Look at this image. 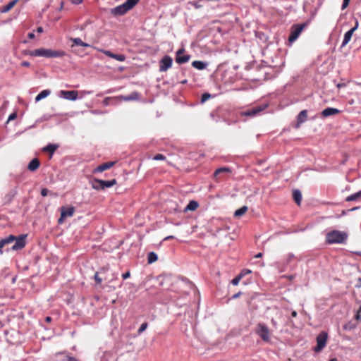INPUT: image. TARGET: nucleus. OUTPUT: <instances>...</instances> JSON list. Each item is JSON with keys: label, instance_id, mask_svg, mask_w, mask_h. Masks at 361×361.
<instances>
[{"label": "nucleus", "instance_id": "49", "mask_svg": "<svg viewBox=\"0 0 361 361\" xmlns=\"http://www.w3.org/2000/svg\"><path fill=\"white\" fill-rule=\"evenodd\" d=\"M66 361H79L78 360H77L75 357H72L71 355H68L66 357Z\"/></svg>", "mask_w": 361, "mask_h": 361}, {"label": "nucleus", "instance_id": "55", "mask_svg": "<svg viewBox=\"0 0 361 361\" xmlns=\"http://www.w3.org/2000/svg\"><path fill=\"white\" fill-rule=\"evenodd\" d=\"M30 63L28 61H23V62L21 63V66H22L29 67V66H30Z\"/></svg>", "mask_w": 361, "mask_h": 361}, {"label": "nucleus", "instance_id": "57", "mask_svg": "<svg viewBox=\"0 0 361 361\" xmlns=\"http://www.w3.org/2000/svg\"><path fill=\"white\" fill-rule=\"evenodd\" d=\"M82 0H71V2L74 4H79L82 3Z\"/></svg>", "mask_w": 361, "mask_h": 361}, {"label": "nucleus", "instance_id": "52", "mask_svg": "<svg viewBox=\"0 0 361 361\" xmlns=\"http://www.w3.org/2000/svg\"><path fill=\"white\" fill-rule=\"evenodd\" d=\"M110 99H111V98H110V97H106V98H105V99H104V101H103V104H104V106H108V105L109 104V101Z\"/></svg>", "mask_w": 361, "mask_h": 361}, {"label": "nucleus", "instance_id": "44", "mask_svg": "<svg viewBox=\"0 0 361 361\" xmlns=\"http://www.w3.org/2000/svg\"><path fill=\"white\" fill-rule=\"evenodd\" d=\"M250 272H251L250 270L245 269L242 270L241 272L238 275L241 276V277L243 278L244 276H245L247 274H250Z\"/></svg>", "mask_w": 361, "mask_h": 361}, {"label": "nucleus", "instance_id": "4", "mask_svg": "<svg viewBox=\"0 0 361 361\" xmlns=\"http://www.w3.org/2000/svg\"><path fill=\"white\" fill-rule=\"evenodd\" d=\"M328 334L325 331H322L317 337V346L314 348L315 352H320L326 345Z\"/></svg>", "mask_w": 361, "mask_h": 361}, {"label": "nucleus", "instance_id": "36", "mask_svg": "<svg viewBox=\"0 0 361 361\" xmlns=\"http://www.w3.org/2000/svg\"><path fill=\"white\" fill-rule=\"evenodd\" d=\"M17 194V191L16 190H11L7 195L6 197L8 200L11 201L13 197Z\"/></svg>", "mask_w": 361, "mask_h": 361}, {"label": "nucleus", "instance_id": "51", "mask_svg": "<svg viewBox=\"0 0 361 361\" xmlns=\"http://www.w3.org/2000/svg\"><path fill=\"white\" fill-rule=\"evenodd\" d=\"M355 318H356L357 320L361 321V312H360V310L357 312V314L355 315Z\"/></svg>", "mask_w": 361, "mask_h": 361}, {"label": "nucleus", "instance_id": "42", "mask_svg": "<svg viewBox=\"0 0 361 361\" xmlns=\"http://www.w3.org/2000/svg\"><path fill=\"white\" fill-rule=\"evenodd\" d=\"M94 279L98 284H100L102 281V279L99 276L97 272L94 275Z\"/></svg>", "mask_w": 361, "mask_h": 361}, {"label": "nucleus", "instance_id": "10", "mask_svg": "<svg viewBox=\"0 0 361 361\" xmlns=\"http://www.w3.org/2000/svg\"><path fill=\"white\" fill-rule=\"evenodd\" d=\"M59 96L67 100L75 101L78 99V92L61 90L59 92Z\"/></svg>", "mask_w": 361, "mask_h": 361}, {"label": "nucleus", "instance_id": "38", "mask_svg": "<svg viewBox=\"0 0 361 361\" xmlns=\"http://www.w3.org/2000/svg\"><path fill=\"white\" fill-rule=\"evenodd\" d=\"M241 279V276L238 275L231 281V283L234 286H237L239 283Z\"/></svg>", "mask_w": 361, "mask_h": 361}, {"label": "nucleus", "instance_id": "20", "mask_svg": "<svg viewBox=\"0 0 361 361\" xmlns=\"http://www.w3.org/2000/svg\"><path fill=\"white\" fill-rule=\"evenodd\" d=\"M121 98L123 100L128 102L133 100H137L139 99V94L136 92H133L130 95L128 96H122Z\"/></svg>", "mask_w": 361, "mask_h": 361}, {"label": "nucleus", "instance_id": "23", "mask_svg": "<svg viewBox=\"0 0 361 361\" xmlns=\"http://www.w3.org/2000/svg\"><path fill=\"white\" fill-rule=\"evenodd\" d=\"M190 56L188 54L184 56H176V62L179 64H182L187 63L190 60Z\"/></svg>", "mask_w": 361, "mask_h": 361}, {"label": "nucleus", "instance_id": "28", "mask_svg": "<svg viewBox=\"0 0 361 361\" xmlns=\"http://www.w3.org/2000/svg\"><path fill=\"white\" fill-rule=\"evenodd\" d=\"M157 260V255L154 252H150L147 256V262L152 264Z\"/></svg>", "mask_w": 361, "mask_h": 361}, {"label": "nucleus", "instance_id": "56", "mask_svg": "<svg viewBox=\"0 0 361 361\" xmlns=\"http://www.w3.org/2000/svg\"><path fill=\"white\" fill-rule=\"evenodd\" d=\"M184 51V49H180L177 51L176 56H181V54H183Z\"/></svg>", "mask_w": 361, "mask_h": 361}, {"label": "nucleus", "instance_id": "32", "mask_svg": "<svg viewBox=\"0 0 361 361\" xmlns=\"http://www.w3.org/2000/svg\"><path fill=\"white\" fill-rule=\"evenodd\" d=\"M100 181H101V180H99V179H95L92 183V188L97 190H102V187H100V186H102V185H101Z\"/></svg>", "mask_w": 361, "mask_h": 361}, {"label": "nucleus", "instance_id": "13", "mask_svg": "<svg viewBox=\"0 0 361 361\" xmlns=\"http://www.w3.org/2000/svg\"><path fill=\"white\" fill-rule=\"evenodd\" d=\"M115 161H109L103 163L102 164L98 166L95 169L94 172H102L105 170H107L112 167L115 164Z\"/></svg>", "mask_w": 361, "mask_h": 361}, {"label": "nucleus", "instance_id": "39", "mask_svg": "<svg viewBox=\"0 0 361 361\" xmlns=\"http://www.w3.org/2000/svg\"><path fill=\"white\" fill-rule=\"evenodd\" d=\"M211 97V94L209 93H204L202 95L201 102H204Z\"/></svg>", "mask_w": 361, "mask_h": 361}, {"label": "nucleus", "instance_id": "45", "mask_svg": "<svg viewBox=\"0 0 361 361\" xmlns=\"http://www.w3.org/2000/svg\"><path fill=\"white\" fill-rule=\"evenodd\" d=\"M350 1V0H343V4H342V6H341L342 10H344L345 8H346L348 7Z\"/></svg>", "mask_w": 361, "mask_h": 361}, {"label": "nucleus", "instance_id": "35", "mask_svg": "<svg viewBox=\"0 0 361 361\" xmlns=\"http://www.w3.org/2000/svg\"><path fill=\"white\" fill-rule=\"evenodd\" d=\"M71 41L73 42V44L76 46H82V41L80 38H72Z\"/></svg>", "mask_w": 361, "mask_h": 361}, {"label": "nucleus", "instance_id": "54", "mask_svg": "<svg viewBox=\"0 0 361 361\" xmlns=\"http://www.w3.org/2000/svg\"><path fill=\"white\" fill-rule=\"evenodd\" d=\"M130 272H129V271H127L126 273H125V274H123L122 275V277H123V279H128V278H129V277H130Z\"/></svg>", "mask_w": 361, "mask_h": 361}, {"label": "nucleus", "instance_id": "47", "mask_svg": "<svg viewBox=\"0 0 361 361\" xmlns=\"http://www.w3.org/2000/svg\"><path fill=\"white\" fill-rule=\"evenodd\" d=\"M7 245V243H6V242L4 241V239H1L0 240V252L2 253V248L6 245Z\"/></svg>", "mask_w": 361, "mask_h": 361}, {"label": "nucleus", "instance_id": "27", "mask_svg": "<svg viewBox=\"0 0 361 361\" xmlns=\"http://www.w3.org/2000/svg\"><path fill=\"white\" fill-rule=\"evenodd\" d=\"M267 106V105H260V106H256L252 108H251V111H252V114L255 116H257L259 112L265 109V108Z\"/></svg>", "mask_w": 361, "mask_h": 361}, {"label": "nucleus", "instance_id": "25", "mask_svg": "<svg viewBox=\"0 0 361 361\" xmlns=\"http://www.w3.org/2000/svg\"><path fill=\"white\" fill-rule=\"evenodd\" d=\"M361 198V190L353 193L346 197L347 202H352V201H356Z\"/></svg>", "mask_w": 361, "mask_h": 361}, {"label": "nucleus", "instance_id": "1", "mask_svg": "<svg viewBox=\"0 0 361 361\" xmlns=\"http://www.w3.org/2000/svg\"><path fill=\"white\" fill-rule=\"evenodd\" d=\"M348 237L345 231L333 230L326 234V243L328 244L345 243Z\"/></svg>", "mask_w": 361, "mask_h": 361}, {"label": "nucleus", "instance_id": "2", "mask_svg": "<svg viewBox=\"0 0 361 361\" xmlns=\"http://www.w3.org/2000/svg\"><path fill=\"white\" fill-rule=\"evenodd\" d=\"M30 56H42L46 58H58L63 57L66 55V52L62 50H53L51 49H37L33 51H30Z\"/></svg>", "mask_w": 361, "mask_h": 361}, {"label": "nucleus", "instance_id": "17", "mask_svg": "<svg viewBox=\"0 0 361 361\" xmlns=\"http://www.w3.org/2000/svg\"><path fill=\"white\" fill-rule=\"evenodd\" d=\"M293 197L298 205H300L302 201V194L299 190H294L293 192Z\"/></svg>", "mask_w": 361, "mask_h": 361}, {"label": "nucleus", "instance_id": "50", "mask_svg": "<svg viewBox=\"0 0 361 361\" xmlns=\"http://www.w3.org/2000/svg\"><path fill=\"white\" fill-rule=\"evenodd\" d=\"M294 255L293 253H289L287 256V262H290L292 260V259L294 258Z\"/></svg>", "mask_w": 361, "mask_h": 361}, {"label": "nucleus", "instance_id": "24", "mask_svg": "<svg viewBox=\"0 0 361 361\" xmlns=\"http://www.w3.org/2000/svg\"><path fill=\"white\" fill-rule=\"evenodd\" d=\"M51 94V91L49 90H44L42 91L37 96L35 97V102H37L41 99L48 97Z\"/></svg>", "mask_w": 361, "mask_h": 361}, {"label": "nucleus", "instance_id": "8", "mask_svg": "<svg viewBox=\"0 0 361 361\" xmlns=\"http://www.w3.org/2000/svg\"><path fill=\"white\" fill-rule=\"evenodd\" d=\"M27 235H20L18 237H16V239L14 240V245H12L11 249L12 250H18L23 249L25 245V238Z\"/></svg>", "mask_w": 361, "mask_h": 361}, {"label": "nucleus", "instance_id": "60", "mask_svg": "<svg viewBox=\"0 0 361 361\" xmlns=\"http://www.w3.org/2000/svg\"><path fill=\"white\" fill-rule=\"evenodd\" d=\"M28 37H29V38H30V39H32V38H34V37H35V34H34V33H32V32L29 33V34H28Z\"/></svg>", "mask_w": 361, "mask_h": 361}, {"label": "nucleus", "instance_id": "14", "mask_svg": "<svg viewBox=\"0 0 361 361\" xmlns=\"http://www.w3.org/2000/svg\"><path fill=\"white\" fill-rule=\"evenodd\" d=\"M39 161L38 160V159L37 158H35L33 159L28 164L27 166V169L30 171H35V170H37L39 166Z\"/></svg>", "mask_w": 361, "mask_h": 361}, {"label": "nucleus", "instance_id": "29", "mask_svg": "<svg viewBox=\"0 0 361 361\" xmlns=\"http://www.w3.org/2000/svg\"><path fill=\"white\" fill-rule=\"evenodd\" d=\"M230 171H231V169L228 167L219 168V169L216 170V171L214 173V176H217L219 174H220V173H221L223 172H228V173Z\"/></svg>", "mask_w": 361, "mask_h": 361}, {"label": "nucleus", "instance_id": "11", "mask_svg": "<svg viewBox=\"0 0 361 361\" xmlns=\"http://www.w3.org/2000/svg\"><path fill=\"white\" fill-rule=\"evenodd\" d=\"M339 112H340V111L338 109L329 107V108L324 109L322 111L321 114L323 117L326 118V117H329L331 116L336 115V114H338Z\"/></svg>", "mask_w": 361, "mask_h": 361}, {"label": "nucleus", "instance_id": "34", "mask_svg": "<svg viewBox=\"0 0 361 361\" xmlns=\"http://www.w3.org/2000/svg\"><path fill=\"white\" fill-rule=\"evenodd\" d=\"M241 115L242 116H255L253 114H252V111H251V109H249L246 111H242L241 112Z\"/></svg>", "mask_w": 361, "mask_h": 361}, {"label": "nucleus", "instance_id": "22", "mask_svg": "<svg viewBox=\"0 0 361 361\" xmlns=\"http://www.w3.org/2000/svg\"><path fill=\"white\" fill-rule=\"evenodd\" d=\"M307 117V110L301 111L298 116V123H304L306 121Z\"/></svg>", "mask_w": 361, "mask_h": 361}, {"label": "nucleus", "instance_id": "40", "mask_svg": "<svg viewBox=\"0 0 361 361\" xmlns=\"http://www.w3.org/2000/svg\"><path fill=\"white\" fill-rule=\"evenodd\" d=\"M97 50L102 51L103 54H104L106 56H107L110 58H111V56H113V54H114L109 50H103V49H97Z\"/></svg>", "mask_w": 361, "mask_h": 361}, {"label": "nucleus", "instance_id": "19", "mask_svg": "<svg viewBox=\"0 0 361 361\" xmlns=\"http://www.w3.org/2000/svg\"><path fill=\"white\" fill-rule=\"evenodd\" d=\"M192 66L197 70H203L206 68L207 64L201 61H194Z\"/></svg>", "mask_w": 361, "mask_h": 361}, {"label": "nucleus", "instance_id": "18", "mask_svg": "<svg viewBox=\"0 0 361 361\" xmlns=\"http://www.w3.org/2000/svg\"><path fill=\"white\" fill-rule=\"evenodd\" d=\"M18 0H13L1 8V13H7L16 4Z\"/></svg>", "mask_w": 361, "mask_h": 361}, {"label": "nucleus", "instance_id": "33", "mask_svg": "<svg viewBox=\"0 0 361 361\" xmlns=\"http://www.w3.org/2000/svg\"><path fill=\"white\" fill-rule=\"evenodd\" d=\"M7 245L13 243L16 237L13 235H10L8 237L3 238Z\"/></svg>", "mask_w": 361, "mask_h": 361}, {"label": "nucleus", "instance_id": "62", "mask_svg": "<svg viewBox=\"0 0 361 361\" xmlns=\"http://www.w3.org/2000/svg\"><path fill=\"white\" fill-rule=\"evenodd\" d=\"M240 294H241V293H240V292H239V293H238L235 294V295L233 296V298H234V299H235V298H238V297H239V295H240Z\"/></svg>", "mask_w": 361, "mask_h": 361}, {"label": "nucleus", "instance_id": "37", "mask_svg": "<svg viewBox=\"0 0 361 361\" xmlns=\"http://www.w3.org/2000/svg\"><path fill=\"white\" fill-rule=\"evenodd\" d=\"M147 323L145 322L143 324H141V326H140L139 329H138V334H142L144 331H145V329L147 328Z\"/></svg>", "mask_w": 361, "mask_h": 361}, {"label": "nucleus", "instance_id": "59", "mask_svg": "<svg viewBox=\"0 0 361 361\" xmlns=\"http://www.w3.org/2000/svg\"><path fill=\"white\" fill-rule=\"evenodd\" d=\"M37 32H39V33L42 32H43V28L42 27H37Z\"/></svg>", "mask_w": 361, "mask_h": 361}, {"label": "nucleus", "instance_id": "6", "mask_svg": "<svg viewBox=\"0 0 361 361\" xmlns=\"http://www.w3.org/2000/svg\"><path fill=\"white\" fill-rule=\"evenodd\" d=\"M75 212V208L73 207H62L61 208V216L58 220L59 224H62L63 220L67 217H71Z\"/></svg>", "mask_w": 361, "mask_h": 361}, {"label": "nucleus", "instance_id": "5", "mask_svg": "<svg viewBox=\"0 0 361 361\" xmlns=\"http://www.w3.org/2000/svg\"><path fill=\"white\" fill-rule=\"evenodd\" d=\"M305 27L304 24H300L298 25H295L292 27L291 32L290 34V36L288 37L289 42L292 43L295 40L298 39L300 33L302 32L303 28Z\"/></svg>", "mask_w": 361, "mask_h": 361}, {"label": "nucleus", "instance_id": "31", "mask_svg": "<svg viewBox=\"0 0 361 361\" xmlns=\"http://www.w3.org/2000/svg\"><path fill=\"white\" fill-rule=\"evenodd\" d=\"M111 58L114 59L118 61H124L126 60V56L123 54H113V56H111Z\"/></svg>", "mask_w": 361, "mask_h": 361}, {"label": "nucleus", "instance_id": "7", "mask_svg": "<svg viewBox=\"0 0 361 361\" xmlns=\"http://www.w3.org/2000/svg\"><path fill=\"white\" fill-rule=\"evenodd\" d=\"M173 63V59L169 56H164L159 62V71L165 72L170 68Z\"/></svg>", "mask_w": 361, "mask_h": 361}, {"label": "nucleus", "instance_id": "3", "mask_svg": "<svg viewBox=\"0 0 361 361\" xmlns=\"http://www.w3.org/2000/svg\"><path fill=\"white\" fill-rule=\"evenodd\" d=\"M255 333L264 342L271 340V331L264 323H258L255 328Z\"/></svg>", "mask_w": 361, "mask_h": 361}, {"label": "nucleus", "instance_id": "46", "mask_svg": "<svg viewBox=\"0 0 361 361\" xmlns=\"http://www.w3.org/2000/svg\"><path fill=\"white\" fill-rule=\"evenodd\" d=\"M190 4L197 9L200 8L202 6L201 4L195 1H192Z\"/></svg>", "mask_w": 361, "mask_h": 361}, {"label": "nucleus", "instance_id": "12", "mask_svg": "<svg viewBox=\"0 0 361 361\" xmlns=\"http://www.w3.org/2000/svg\"><path fill=\"white\" fill-rule=\"evenodd\" d=\"M355 30L356 27H352L350 30H349L345 33L343 40L341 44L342 47H345L350 42L353 36V34Z\"/></svg>", "mask_w": 361, "mask_h": 361}, {"label": "nucleus", "instance_id": "58", "mask_svg": "<svg viewBox=\"0 0 361 361\" xmlns=\"http://www.w3.org/2000/svg\"><path fill=\"white\" fill-rule=\"evenodd\" d=\"M344 86H345V83H338V84L336 85V87H337L338 88H341V87H344Z\"/></svg>", "mask_w": 361, "mask_h": 361}, {"label": "nucleus", "instance_id": "53", "mask_svg": "<svg viewBox=\"0 0 361 361\" xmlns=\"http://www.w3.org/2000/svg\"><path fill=\"white\" fill-rule=\"evenodd\" d=\"M271 323L275 329L277 328V322L274 319H271Z\"/></svg>", "mask_w": 361, "mask_h": 361}, {"label": "nucleus", "instance_id": "16", "mask_svg": "<svg viewBox=\"0 0 361 361\" xmlns=\"http://www.w3.org/2000/svg\"><path fill=\"white\" fill-rule=\"evenodd\" d=\"M199 206V204L197 201L190 200L188 205L184 209L185 212L188 211H195Z\"/></svg>", "mask_w": 361, "mask_h": 361}, {"label": "nucleus", "instance_id": "61", "mask_svg": "<svg viewBox=\"0 0 361 361\" xmlns=\"http://www.w3.org/2000/svg\"><path fill=\"white\" fill-rule=\"evenodd\" d=\"M82 47H90V45L89 44H87V43H85V42H82Z\"/></svg>", "mask_w": 361, "mask_h": 361}, {"label": "nucleus", "instance_id": "64", "mask_svg": "<svg viewBox=\"0 0 361 361\" xmlns=\"http://www.w3.org/2000/svg\"><path fill=\"white\" fill-rule=\"evenodd\" d=\"M262 257V252H259L258 254H257L255 255L256 258H259V257Z\"/></svg>", "mask_w": 361, "mask_h": 361}, {"label": "nucleus", "instance_id": "15", "mask_svg": "<svg viewBox=\"0 0 361 361\" xmlns=\"http://www.w3.org/2000/svg\"><path fill=\"white\" fill-rule=\"evenodd\" d=\"M101 183V185L102 186V190H104L107 188H110V187H112L114 186V185L116 184V179H112V180H101L100 181Z\"/></svg>", "mask_w": 361, "mask_h": 361}, {"label": "nucleus", "instance_id": "21", "mask_svg": "<svg viewBox=\"0 0 361 361\" xmlns=\"http://www.w3.org/2000/svg\"><path fill=\"white\" fill-rule=\"evenodd\" d=\"M58 147L59 146L57 145L49 144L43 148V151L48 152L51 154V155H52Z\"/></svg>", "mask_w": 361, "mask_h": 361}, {"label": "nucleus", "instance_id": "41", "mask_svg": "<svg viewBox=\"0 0 361 361\" xmlns=\"http://www.w3.org/2000/svg\"><path fill=\"white\" fill-rule=\"evenodd\" d=\"M165 158L166 157L163 154H158L155 155L153 159L154 160H157L158 161V160H164V159H165Z\"/></svg>", "mask_w": 361, "mask_h": 361}, {"label": "nucleus", "instance_id": "63", "mask_svg": "<svg viewBox=\"0 0 361 361\" xmlns=\"http://www.w3.org/2000/svg\"><path fill=\"white\" fill-rule=\"evenodd\" d=\"M353 328V326H347V325H345V326H344V329H347V330H348H348H351Z\"/></svg>", "mask_w": 361, "mask_h": 361}, {"label": "nucleus", "instance_id": "48", "mask_svg": "<svg viewBox=\"0 0 361 361\" xmlns=\"http://www.w3.org/2000/svg\"><path fill=\"white\" fill-rule=\"evenodd\" d=\"M48 193H49V190L47 188H44L41 190V195L43 197L47 196L48 195Z\"/></svg>", "mask_w": 361, "mask_h": 361}, {"label": "nucleus", "instance_id": "30", "mask_svg": "<svg viewBox=\"0 0 361 361\" xmlns=\"http://www.w3.org/2000/svg\"><path fill=\"white\" fill-rule=\"evenodd\" d=\"M139 0H126L125 4L128 6V8L132 9L137 3Z\"/></svg>", "mask_w": 361, "mask_h": 361}, {"label": "nucleus", "instance_id": "26", "mask_svg": "<svg viewBox=\"0 0 361 361\" xmlns=\"http://www.w3.org/2000/svg\"><path fill=\"white\" fill-rule=\"evenodd\" d=\"M248 208L247 206H243L242 207H240V209H237L235 212H234V216L235 217H240L242 216L243 214H245L247 211Z\"/></svg>", "mask_w": 361, "mask_h": 361}, {"label": "nucleus", "instance_id": "9", "mask_svg": "<svg viewBox=\"0 0 361 361\" xmlns=\"http://www.w3.org/2000/svg\"><path fill=\"white\" fill-rule=\"evenodd\" d=\"M130 8L125 3L111 9V13L115 16H122L126 13Z\"/></svg>", "mask_w": 361, "mask_h": 361}, {"label": "nucleus", "instance_id": "43", "mask_svg": "<svg viewBox=\"0 0 361 361\" xmlns=\"http://www.w3.org/2000/svg\"><path fill=\"white\" fill-rule=\"evenodd\" d=\"M17 118V114L16 113H12L8 118L7 123H8L11 121H13Z\"/></svg>", "mask_w": 361, "mask_h": 361}]
</instances>
